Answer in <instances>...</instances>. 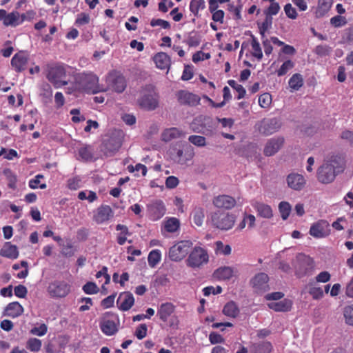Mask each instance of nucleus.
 <instances>
[{
  "mask_svg": "<svg viewBox=\"0 0 353 353\" xmlns=\"http://www.w3.org/2000/svg\"><path fill=\"white\" fill-rule=\"evenodd\" d=\"M185 133L176 128H171L164 130L162 133V140L165 142H169L172 139L183 137Z\"/></svg>",
  "mask_w": 353,
  "mask_h": 353,
  "instance_id": "nucleus-26",
  "label": "nucleus"
},
{
  "mask_svg": "<svg viewBox=\"0 0 353 353\" xmlns=\"http://www.w3.org/2000/svg\"><path fill=\"white\" fill-rule=\"evenodd\" d=\"M295 274L301 278L310 273L314 268V261L312 258L304 254L299 253L293 263Z\"/></svg>",
  "mask_w": 353,
  "mask_h": 353,
  "instance_id": "nucleus-7",
  "label": "nucleus"
},
{
  "mask_svg": "<svg viewBox=\"0 0 353 353\" xmlns=\"http://www.w3.org/2000/svg\"><path fill=\"white\" fill-rule=\"evenodd\" d=\"M188 141L197 147H204L206 145V139L200 135H191L188 137Z\"/></svg>",
  "mask_w": 353,
  "mask_h": 353,
  "instance_id": "nucleus-44",
  "label": "nucleus"
},
{
  "mask_svg": "<svg viewBox=\"0 0 353 353\" xmlns=\"http://www.w3.org/2000/svg\"><path fill=\"white\" fill-rule=\"evenodd\" d=\"M0 255L11 259H15L19 256L18 248L16 245L6 242L0 250Z\"/></svg>",
  "mask_w": 353,
  "mask_h": 353,
  "instance_id": "nucleus-23",
  "label": "nucleus"
},
{
  "mask_svg": "<svg viewBox=\"0 0 353 353\" xmlns=\"http://www.w3.org/2000/svg\"><path fill=\"white\" fill-rule=\"evenodd\" d=\"M236 217L232 214L223 212H214L211 216L212 225L219 230H228L232 228Z\"/></svg>",
  "mask_w": 353,
  "mask_h": 353,
  "instance_id": "nucleus-8",
  "label": "nucleus"
},
{
  "mask_svg": "<svg viewBox=\"0 0 353 353\" xmlns=\"http://www.w3.org/2000/svg\"><path fill=\"white\" fill-rule=\"evenodd\" d=\"M294 63L291 60L285 61L277 71L278 76L285 75L290 70L293 68Z\"/></svg>",
  "mask_w": 353,
  "mask_h": 353,
  "instance_id": "nucleus-50",
  "label": "nucleus"
},
{
  "mask_svg": "<svg viewBox=\"0 0 353 353\" xmlns=\"http://www.w3.org/2000/svg\"><path fill=\"white\" fill-rule=\"evenodd\" d=\"M148 327L144 323L139 325L135 330L134 335L139 340L143 339L147 335Z\"/></svg>",
  "mask_w": 353,
  "mask_h": 353,
  "instance_id": "nucleus-53",
  "label": "nucleus"
},
{
  "mask_svg": "<svg viewBox=\"0 0 353 353\" xmlns=\"http://www.w3.org/2000/svg\"><path fill=\"white\" fill-rule=\"evenodd\" d=\"M279 210L283 220H286L291 212V205L288 202L282 201L279 205Z\"/></svg>",
  "mask_w": 353,
  "mask_h": 353,
  "instance_id": "nucleus-43",
  "label": "nucleus"
},
{
  "mask_svg": "<svg viewBox=\"0 0 353 353\" xmlns=\"http://www.w3.org/2000/svg\"><path fill=\"white\" fill-rule=\"evenodd\" d=\"M223 312L225 315L235 318L239 313V310L233 301L228 302L223 307Z\"/></svg>",
  "mask_w": 353,
  "mask_h": 353,
  "instance_id": "nucleus-35",
  "label": "nucleus"
},
{
  "mask_svg": "<svg viewBox=\"0 0 353 353\" xmlns=\"http://www.w3.org/2000/svg\"><path fill=\"white\" fill-rule=\"evenodd\" d=\"M107 81L110 89L118 93L123 92L126 88V81L124 77L118 72H114L110 73Z\"/></svg>",
  "mask_w": 353,
  "mask_h": 353,
  "instance_id": "nucleus-13",
  "label": "nucleus"
},
{
  "mask_svg": "<svg viewBox=\"0 0 353 353\" xmlns=\"http://www.w3.org/2000/svg\"><path fill=\"white\" fill-rule=\"evenodd\" d=\"M4 176L8 181V187L12 189L16 188L17 176L10 169H5L3 172Z\"/></svg>",
  "mask_w": 353,
  "mask_h": 353,
  "instance_id": "nucleus-47",
  "label": "nucleus"
},
{
  "mask_svg": "<svg viewBox=\"0 0 353 353\" xmlns=\"http://www.w3.org/2000/svg\"><path fill=\"white\" fill-rule=\"evenodd\" d=\"M347 21L345 17L341 16H335L330 19V23L334 27H341L346 24Z\"/></svg>",
  "mask_w": 353,
  "mask_h": 353,
  "instance_id": "nucleus-57",
  "label": "nucleus"
},
{
  "mask_svg": "<svg viewBox=\"0 0 353 353\" xmlns=\"http://www.w3.org/2000/svg\"><path fill=\"white\" fill-rule=\"evenodd\" d=\"M286 181L289 188L294 190H301L305 185L306 181L303 175L291 173L287 176Z\"/></svg>",
  "mask_w": 353,
  "mask_h": 353,
  "instance_id": "nucleus-17",
  "label": "nucleus"
},
{
  "mask_svg": "<svg viewBox=\"0 0 353 353\" xmlns=\"http://www.w3.org/2000/svg\"><path fill=\"white\" fill-rule=\"evenodd\" d=\"M210 57V54L209 53H204L201 51L197 52L194 54L192 57V61L196 63L200 61H203L204 59H208Z\"/></svg>",
  "mask_w": 353,
  "mask_h": 353,
  "instance_id": "nucleus-62",
  "label": "nucleus"
},
{
  "mask_svg": "<svg viewBox=\"0 0 353 353\" xmlns=\"http://www.w3.org/2000/svg\"><path fill=\"white\" fill-rule=\"evenodd\" d=\"M23 312V307L18 302L9 303L4 310L3 316L16 318Z\"/></svg>",
  "mask_w": 353,
  "mask_h": 353,
  "instance_id": "nucleus-22",
  "label": "nucleus"
},
{
  "mask_svg": "<svg viewBox=\"0 0 353 353\" xmlns=\"http://www.w3.org/2000/svg\"><path fill=\"white\" fill-rule=\"evenodd\" d=\"M343 316L345 323L353 325V304L347 305L343 308Z\"/></svg>",
  "mask_w": 353,
  "mask_h": 353,
  "instance_id": "nucleus-45",
  "label": "nucleus"
},
{
  "mask_svg": "<svg viewBox=\"0 0 353 353\" xmlns=\"http://www.w3.org/2000/svg\"><path fill=\"white\" fill-rule=\"evenodd\" d=\"M124 133L120 130H114L105 134L103 139L101 150L106 157H112L122 145Z\"/></svg>",
  "mask_w": 353,
  "mask_h": 353,
  "instance_id": "nucleus-2",
  "label": "nucleus"
},
{
  "mask_svg": "<svg viewBox=\"0 0 353 353\" xmlns=\"http://www.w3.org/2000/svg\"><path fill=\"white\" fill-rule=\"evenodd\" d=\"M48 292L52 297H64L70 292V285L64 281H55L49 285Z\"/></svg>",
  "mask_w": 353,
  "mask_h": 353,
  "instance_id": "nucleus-14",
  "label": "nucleus"
},
{
  "mask_svg": "<svg viewBox=\"0 0 353 353\" xmlns=\"http://www.w3.org/2000/svg\"><path fill=\"white\" fill-rule=\"evenodd\" d=\"M20 23V14L18 12H12L7 14L4 20V25L6 26H16Z\"/></svg>",
  "mask_w": 353,
  "mask_h": 353,
  "instance_id": "nucleus-37",
  "label": "nucleus"
},
{
  "mask_svg": "<svg viewBox=\"0 0 353 353\" xmlns=\"http://www.w3.org/2000/svg\"><path fill=\"white\" fill-rule=\"evenodd\" d=\"M212 203L218 208L232 209L236 205V200L229 195H219L214 198Z\"/></svg>",
  "mask_w": 353,
  "mask_h": 353,
  "instance_id": "nucleus-18",
  "label": "nucleus"
},
{
  "mask_svg": "<svg viewBox=\"0 0 353 353\" xmlns=\"http://www.w3.org/2000/svg\"><path fill=\"white\" fill-rule=\"evenodd\" d=\"M235 270L230 266H223L216 270L213 276L219 280H229L234 274Z\"/></svg>",
  "mask_w": 353,
  "mask_h": 353,
  "instance_id": "nucleus-25",
  "label": "nucleus"
},
{
  "mask_svg": "<svg viewBox=\"0 0 353 353\" xmlns=\"http://www.w3.org/2000/svg\"><path fill=\"white\" fill-rule=\"evenodd\" d=\"M272 102L271 95L268 93L261 94L259 98V103L261 108H268Z\"/></svg>",
  "mask_w": 353,
  "mask_h": 353,
  "instance_id": "nucleus-52",
  "label": "nucleus"
},
{
  "mask_svg": "<svg viewBox=\"0 0 353 353\" xmlns=\"http://www.w3.org/2000/svg\"><path fill=\"white\" fill-rule=\"evenodd\" d=\"M333 0H319L318 8L316 11V16L318 18L323 17L330 10Z\"/></svg>",
  "mask_w": 353,
  "mask_h": 353,
  "instance_id": "nucleus-32",
  "label": "nucleus"
},
{
  "mask_svg": "<svg viewBox=\"0 0 353 353\" xmlns=\"http://www.w3.org/2000/svg\"><path fill=\"white\" fill-rule=\"evenodd\" d=\"M28 57L24 52H19L14 55L11 60V65L15 71L20 72L26 68Z\"/></svg>",
  "mask_w": 353,
  "mask_h": 353,
  "instance_id": "nucleus-19",
  "label": "nucleus"
},
{
  "mask_svg": "<svg viewBox=\"0 0 353 353\" xmlns=\"http://www.w3.org/2000/svg\"><path fill=\"white\" fill-rule=\"evenodd\" d=\"M134 296L129 292L121 293L117 300V303H120L119 309L122 311L129 310L134 305Z\"/></svg>",
  "mask_w": 353,
  "mask_h": 353,
  "instance_id": "nucleus-21",
  "label": "nucleus"
},
{
  "mask_svg": "<svg viewBox=\"0 0 353 353\" xmlns=\"http://www.w3.org/2000/svg\"><path fill=\"white\" fill-rule=\"evenodd\" d=\"M161 259V254L159 250H155L150 252L148 255V263L150 267L154 268Z\"/></svg>",
  "mask_w": 353,
  "mask_h": 353,
  "instance_id": "nucleus-46",
  "label": "nucleus"
},
{
  "mask_svg": "<svg viewBox=\"0 0 353 353\" xmlns=\"http://www.w3.org/2000/svg\"><path fill=\"white\" fill-rule=\"evenodd\" d=\"M41 347V341L37 339H30L28 341L27 347L33 352H38Z\"/></svg>",
  "mask_w": 353,
  "mask_h": 353,
  "instance_id": "nucleus-51",
  "label": "nucleus"
},
{
  "mask_svg": "<svg viewBox=\"0 0 353 353\" xmlns=\"http://www.w3.org/2000/svg\"><path fill=\"white\" fill-rule=\"evenodd\" d=\"M284 11L290 19H295L297 17L296 9L290 3H288L284 6Z\"/></svg>",
  "mask_w": 353,
  "mask_h": 353,
  "instance_id": "nucleus-56",
  "label": "nucleus"
},
{
  "mask_svg": "<svg viewBox=\"0 0 353 353\" xmlns=\"http://www.w3.org/2000/svg\"><path fill=\"white\" fill-rule=\"evenodd\" d=\"M251 46L253 50L252 55L257 58L259 60H261L263 57L262 50L259 43L253 35H252Z\"/></svg>",
  "mask_w": 353,
  "mask_h": 353,
  "instance_id": "nucleus-42",
  "label": "nucleus"
},
{
  "mask_svg": "<svg viewBox=\"0 0 353 353\" xmlns=\"http://www.w3.org/2000/svg\"><path fill=\"white\" fill-rule=\"evenodd\" d=\"M179 103L181 105L195 106L200 102L199 96L185 90H180L176 93Z\"/></svg>",
  "mask_w": 353,
  "mask_h": 353,
  "instance_id": "nucleus-16",
  "label": "nucleus"
},
{
  "mask_svg": "<svg viewBox=\"0 0 353 353\" xmlns=\"http://www.w3.org/2000/svg\"><path fill=\"white\" fill-rule=\"evenodd\" d=\"M76 79L79 88L87 92L95 94L105 90L100 87L98 77L92 73L79 74Z\"/></svg>",
  "mask_w": 353,
  "mask_h": 353,
  "instance_id": "nucleus-5",
  "label": "nucleus"
},
{
  "mask_svg": "<svg viewBox=\"0 0 353 353\" xmlns=\"http://www.w3.org/2000/svg\"><path fill=\"white\" fill-rule=\"evenodd\" d=\"M180 225L179 219L176 218H170L165 223V229L169 232H176Z\"/></svg>",
  "mask_w": 353,
  "mask_h": 353,
  "instance_id": "nucleus-41",
  "label": "nucleus"
},
{
  "mask_svg": "<svg viewBox=\"0 0 353 353\" xmlns=\"http://www.w3.org/2000/svg\"><path fill=\"white\" fill-rule=\"evenodd\" d=\"M283 125L279 117L264 118L254 125L255 130L263 136H270L280 130Z\"/></svg>",
  "mask_w": 353,
  "mask_h": 353,
  "instance_id": "nucleus-4",
  "label": "nucleus"
},
{
  "mask_svg": "<svg viewBox=\"0 0 353 353\" xmlns=\"http://www.w3.org/2000/svg\"><path fill=\"white\" fill-rule=\"evenodd\" d=\"M330 231L329 223L325 220H319L311 225L309 233L316 239H322L329 236Z\"/></svg>",
  "mask_w": 353,
  "mask_h": 353,
  "instance_id": "nucleus-12",
  "label": "nucleus"
},
{
  "mask_svg": "<svg viewBox=\"0 0 353 353\" xmlns=\"http://www.w3.org/2000/svg\"><path fill=\"white\" fill-rule=\"evenodd\" d=\"M215 251L223 255H229L231 253V247L229 245H224L221 241H216Z\"/></svg>",
  "mask_w": 353,
  "mask_h": 353,
  "instance_id": "nucleus-48",
  "label": "nucleus"
},
{
  "mask_svg": "<svg viewBox=\"0 0 353 353\" xmlns=\"http://www.w3.org/2000/svg\"><path fill=\"white\" fill-rule=\"evenodd\" d=\"M159 96L152 85H146L141 91V95L137 101L139 105L143 110L152 111L159 106Z\"/></svg>",
  "mask_w": 353,
  "mask_h": 353,
  "instance_id": "nucleus-3",
  "label": "nucleus"
},
{
  "mask_svg": "<svg viewBox=\"0 0 353 353\" xmlns=\"http://www.w3.org/2000/svg\"><path fill=\"white\" fill-rule=\"evenodd\" d=\"M48 73L47 79L55 88H58L63 85H66L68 82L62 79L65 77V71L63 67L61 65H47Z\"/></svg>",
  "mask_w": 353,
  "mask_h": 353,
  "instance_id": "nucleus-9",
  "label": "nucleus"
},
{
  "mask_svg": "<svg viewBox=\"0 0 353 353\" xmlns=\"http://www.w3.org/2000/svg\"><path fill=\"white\" fill-rule=\"evenodd\" d=\"M83 290L85 293L88 294H96L99 291V288L94 283L88 282L83 287Z\"/></svg>",
  "mask_w": 353,
  "mask_h": 353,
  "instance_id": "nucleus-54",
  "label": "nucleus"
},
{
  "mask_svg": "<svg viewBox=\"0 0 353 353\" xmlns=\"http://www.w3.org/2000/svg\"><path fill=\"white\" fill-rule=\"evenodd\" d=\"M101 331L106 335L111 336L117 332L115 323L110 320H104L101 323Z\"/></svg>",
  "mask_w": 353,
  "mask_h": 353,
  "instance_id": "nucleus-33",
  "label": "nucleus"
},
{
  "mask_svg": "<svg viewBox=\"0 0 353 353\" xmlns=\"http://www.w3.org/2000/svg\"><path fill=\"white\" fill-rule=\"evenodd\" d=\"M309 288L308 292L314 299L319 300L323 298V291L321 288L317 287L312 283L309 284Z\"/></svg>",
  "mask_w": 353,
  "mask_h": 353,
  "instance_id": "nucleus-39",
  "label": "nucleus"
},
{
  "mask_svg": "<svg viewBox=\"0 0 353 353\" xmlns=\"http://www.w3.org/2000/svg\"><path fill=\"white\" fill-rule=\"evenodd\" d=\"M192 246L190 241H181L172 246L169 250V257L172 261H179L188 253Z\"/></svg>",
  "mask_w": 353,
  "mask_h": 353,
  "instance_id": "nucleus-10",
  "label": "nucleus"
},
{
  "mask_svg": "<svg viewBox=\"0 0 353 353\" xmlns=\"http://www.w3.org/2000/svg\"><path fill=\"white\" fill-rule=\"evenodd\" d=\"M285 143L283 137H276L269 139L263 149V154L266 157H271L277 153Z\"/></svg>",
  "mask_w": 353,
  "mask_h": 353,
  "instance_id": "nucleus-15",
  "label": "nucleus"
},
{
  "mask_svg": "<svg viewBox=\"0 0 353 353\" xmlns=\"http://www.w3.org/2000/svg\"><path fill=\"white\" fill-rule=\"evenodd\" d=\"M150 211L155 219L161 218L165 212V207L161 201H157L150 206Z\"/></svg>",
  "mask_w": 353,
  "mask_h": 353,
  "instance_id": "nucleus-31",
  "label": "nucleus"
},
{
  "mask_svg": "<svg viewBox=\"0 0 353 353\" xmlns=\"http://www.w3.org/2000/svg\"><path fill=\"white\" fill-rule=\"evenodd\" d=\"M252 205L256 210L259 216L265 219H270L273 216L272 209L269 205L255 201Z\"/></svg>",
  "mask_w": 353,
  "mask_h": 353,
  "instance_id": "nucleus-24",
  "label": "nucleus"
},
{
  "mask_svg": "<svg viewBox=\"0 0 353 353\" xmlns=\"http://www.w3.org/2000/svg\"><path fill=\"white\" fill-rule=\"evenodd\" d=\"M209 261V255L204 248L196 246L190 252L187 260L186 265L192 268H200L207 264Z\"/></svg>",
  "mask_w": 353,
  "mask_h": 353,
  "instance_id": "nucleus-6",
  "label": "nucleus"
},
{
  "mask_svg": "<svg viewBox=\"0 0 353 353\" xmlns=\"http://www.w3.org/2000/svg\"><path fill=\"white\" fill-rule=\"evenodd\" d=\"M272 24V17L270 16V14H265V19L264 21L261 24L259 25V28L262 39L265 37V32L271 28Z\"/></svg>",
  "mask_w": 353,
  "mask_h": 353,
  "instance_id": "nucleus-38",
  "label": "nucleus"
},
{
  "mask_svg": "<svg viewBox=\"0 0 353 353\" xmlns=\"http://www.w3.org/2000/svg\"><path fill=\"white\" fill-rule=\"evenodd\" d=\"M292 305L291 301L284 299L279 302L269 303L268 306L276 312H288L290 310Z\"/></svg>",
  "mask_w": 353,
  "mask_h": 353,
  "instance_id": "nucleus-30",
  "label": "nucleus"
},
{
  "mask_svg": "<svg viewBox=\"0 0 353 353\" xmlns=\"http://www.w3.org/2000/svg\"><path fill=\"white\" fill-rule=\"evenodd\" d=\"M205 217L204 209L201 207H196L192 212L193 223L196 226H201Z\"/></svg>",
  "mask_w": 353,
  "mask_h": 353,
  "instance_id": "nucleus-34",
  "label": "nucleus"
},
{
  "mask_svg": "<svg viewBox=\"0 0 353 353\" xmlns=\"http://www.w3.org/2000/svg\"><path fill=\"white\" fill-rule=\"evenodd\" d=\"M228 83L238 92V99H241L245 97L246 91L241 85L237 84L234 80H229Z\"/></svg>",
  "mask_w": 353,
  "mask_h": 353,
  "instance_id": "nucleus-49",
  "label": "nucleus"
},
{
  "mask_svg": "<svg viewBox=\"0 0 353 353\" xmlns=\"http://www.w3.org/2000/svg\"><path fill=\"white\" fill-rule=\"evenodd\" d=\"M268 281L269 277L268 274L263 272H260L251 279L250 281V285L254 292L261 294L270 289Z\"/></svg>",
  "mask_w": 353,
  "mask_h": 353,
  "instance_id": "nucleus-11",
  "label": "nucleus"
},
{
  "mask_svg": "<svg viewBox=\"0 0 353 353\" xmlns=\"http://www.w3.org/2000/svg\"><path fill=\"white\" fill-rule=\"evenodd\" d=\"M79 154L80 157L85 161L90 160L92 158V154L87 147L79 149Z\"/></svg>",
  "mask_w": 353,
  "mask_h": 353,
  "instance_id": "nucleus-59",
  "label": "nucleus"
},
{
  "mask_svg": "<svg viewBox=\"0 0 353 353\" xmlns=\"http://www.w3.org/2000/svg\"><path fill=\"white\" fill-rule=\"evenodd\" d=\"M113 216V212L109 205H101L97 209L94 220L97 223H103L108 221Z\"/></svg>",
  "mask_w": 353,
  "mask_h": 353,
  "instance_id": "nucleus-20",
  "label": "nucleus"
},
{
  "mask_svg": "<svg viewBox=\"0 0 353 353\" xmlns=\"http://www.w3.org/2000/svg\"><path fill=\"white\" fill-rule=\"evenodd\" d=\"M27 292L26 287L23 285H19L14 288V294L19 298L26 297Z\"/></svg>",
  "mask_w": 353,
  "mask_h": 353,
  "instance_id": "nucleus-61",
  "label": "nucleus"
},
{
  "mask_svg": "<svg viewBox=\"0 0 353 353\" xmlns=\"http://www.w3.org/2000/svg\"><path fill=\"white\" fill-rule=\"evenodd\" d=\"M209 340L212 344L221 343L224 342V339L221 335L216 332H212L209 335Z\"/></svg>",
  "mask_w": 353,
  "mask_h": 353,
  "instance_id": "nucleus-60",
  "label": "nucleus"
},
{
  "mask_svg": "<svg viewBox=\"0 0 353 353\" xmlns=\"http://www.w3.org/2000/svg\"><path fill=\"white\" fill-rule=\"evenodd\" d=\"M174 305L172 303H162L157 312L161 320L166 322L168 317L174 312Z\"/></svg>",
  "mask_w": 353,
  "mask_h": 353,
  "instance_id": "nucleus-27",
  "label": "nucleus"
},
{
  "mask_svg": "<svg viewBox=\"0 0 353 353\" xmlns=\"http://www.w3.org/2000/svg\"><path fill=\"white\" fill-rule=\"evenodd\" d=\"M154 61L157 68L164 70L169 68L170 65V59L165 52H159L154 57Z\"/></svg>",
  "mask_w": 353,
  "mask_h": 353,
  "instance_id": "nucleus-28",
  "label": "nucleus"
},
{
  "mask_svg": "<svg viewBox=\"0 0 353 353\" xmlns=\"http://www.w3.org/2000/svg\"><path fill=\"white\" fill-rule=\"evenodd\" d=\"M280 10V6L276 2H272L270 6L264 11L265 14L276 15Z\"/></svg>",
  "mask_w": 353,
  "mask_h": 353,
  "instance_id": "nucleus-55",
  "label": "nucleus"
},
{
  "mask_svg": "<svg viewBox=\"0 0 353 353\" xmlns=\"http://www.w3.org/2000/svg\"><path fill=\"white\" fill-rule=\"evenodd\" d=\"M272 350V345L269 341H262L258 343H254L251 346V352L252 353H271Z\"/></svg>",
  "mask_w": 353,
  "mask_h": 353,
  "instance_id": "nucleus-29",
  "label": "nucleus"
},
{
  "mask_svg": "<svg viewBox=\"0 0 353 353\" xmlns=\"http://www.w3.org/2000/svg\"><path fill=\"white\" fill-rule=\"evenodd\" d=\"M75 250L73 246L70 243H68L67 245L63 247L61 253L63 255L70 257L74 255Z\"/></svg>",
  "mask_w": 353,
  "mask_h": 353,
  "instance_id": "nucleus-63",
  "label": "nucleus"
},
{
  "mask_svg": "<svg viewBox=\"0 0 353 353\" xmlns=\"http://www.w3.org/2000/svg\"><path fill=\"white\" fill-rule=\"evenodd\" d=\"M345 167L343 158L333 155L325 159L316 171V178L322 184L332 183L336 176L343 172Z\"/></svg>",
  "mask_w": 353,
  "mask_h": 353,
  "instance_id": "nucleus-1",
  "label": "nucleus"
},
{
  "mask_svg": "<svg viewBox=\"0 0 353 353\" xmlns=\"http://www.w3.org/2000/svg\"><path fill=\"white\" fill-rule=\"evenodd\" d=\"M341 138L347 141L350 145H353V132L350 130H345L342 132Z\"/></svg>",
  "mask_w": 353,
  "mask_h": 353,
  "instance_id": "nucleus-64",
  "label": "nucleus"
},
{
  "mask_svg": "<svg viewBox=\"0 0 353 353\" xmlns=\"http://www.w3.org/2000/svg\"><path fill=\"white\" fill-rule=\"evenodd\" d=\"M150 25L152 27H154V26H161L164 29H168V28H170V23L168 21L163 20V19H152L151 21H150Z\"/></svg>",
  "mask_w": 353,
  "mask_h": 353,
  "instance_id": "nucleus-58",
  "label": "nucleus"
},
{
  "mask_svg": "<svg viewBox=\"0 0 353 353\" xmlns=\"http://www.w3.org/2000/svg\"><path fill=\"white\" fill-rule=\"evenodd\" d=\"M303 85V79L299 73L293 74L289 80V86L294 90H298Z\"/></svg>",
  "mask_w": 353,
  "mask_h": 353,
  "instance_id": "nucleus-36",
  "label": "nucleus"
},
{
  "mask_svg": "<svg viewBox=\"0 0 353 353\" xmlns=\"http://www.w3.org/2000/svg\"><path fill=\"white\" fill-rule=\"evenodd\" d=\"M205 8L204 0H192L190 4V10L194 16H198L199 11Z\"/></svg>",
  "mask_w": 353,
  "mask_h": 353,
  "instance_id": "nucleus-40",
  "label": "nucleus"
}]
</instances>
